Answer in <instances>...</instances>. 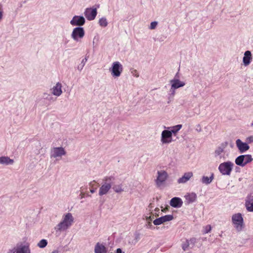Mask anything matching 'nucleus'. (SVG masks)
Wrapping results in <instances>:
<instances>
[{"label": "nucleus", "mask_w": 253, "mask_h": 253, "mask_svg": "<svg viewBox=\"0 0 253 253\" xmlns=\"http://www.w3.org/2000/svg\"><path fill=\"white\" fill-rule=\"evenodd\" d=\"M253 159H235V163L237 165L241 167L251 162Z\"/></svg>", "instance_id": "23"}, {"label": "nucleus", "mask_w": 253, "mask_h": 253, "mask_svg": "<svg viewBox=\"0 0 253 253\" xmlns=\"http://www.w3.org/2000/svg\"><path fill=\"white\" fill-rule=\"evenodd\" d=\"M147 222H148V223L147 224V227H148L149 228H151V227L152 226L151 222L150 221H147Z\"/></svg>", "instance_id": "41"}, {"label": "nucleus", "mask_w": 253, "mask_h": 253, "mask_svg": "<svg viewBox=\"0 0 253 253\" xmlns=\"http://www.w3.org/2000/svg\"><path fill=\"white\" fill-rule=\"evenodd\" d=\"M90 191L91 193H94L95 192V189H90Z\"/></svg>", "instance_id": "44"}, {"label": "nucleus", "mask_w": 253, "mask_h": 253, "mask_svg": "<svg viewBox=\"0 0 253 253\" xmlns=\"http://www.w3.org/2000/svg\"><path fill=\"white\" fill-rule=\"evenodd\" d=\"M181 125H177L176 126H173L172 127V129L169 131L171 132V133L175 134L181 128Z\"/></svg>", "instance_id": "27"}, {"label": "nucleus", "mask_w": 253, "mask_h": 253, "mask_svg": "<svg viewBox=\"0 0 253 253\" xmlns=\"http://www.w3.org/2000/svg\"><path fill=\"white\" fill-rule=\"evenodd\" d=\"M84 34L85 32L83 28L77 27L73 29L71 37L75 41L78 42L84 37Z\"/></svg>", "instance_id": "7"}, {"label": "nucleus", "mask_w": 253, "mask_h": 253, "mask_svg": "<svg viewBox=\"0 0 253 253\" xmlns=\"http://www.w3.org/2000/svg\"><path fill=\"white\" fill-rule=\"evenodd\" d=\"M154 219V217L152 216H146V220L147 221H151Z\"/></svg>", "instance_id": "40"}, {"label": "nucleus", "mask_w": 253, "mask_h": 253, "mask_svg": "<svg viewBox=\"0 0 253 253\" xmlns=\"http://www.w3.org/2000/svg\"><path fill=\"white\" fill-rule=\"evenodd\" d=\"M95 253H106V248L104 246L99 243L95 245L94 249Z\"/></svg>", "instance_id": "22"}, {"label": "nucleus", "mask_w": 253, "mask_h": 253, "mask_svg": "<svg viewBox=\"0 0 253 253\" xmlns=\"http://www.w3.org/2000/svg\"><path fill=\"white\" fill-rule=\"evenodd\" d=\"M115 179V177L113 176H105L103 178L102 181L103 183L100 187L99 191V195L100 196L105 195L108 192L111 188Z\"/></svg>", "instance_id": "2"}, {"label": "nucleus", "mask_w": 253, "mask_h": 253, "mask_svg": "<svg viewBox=\"0 0 253 253\" xmlns=\"http://www.w3.org/2000/svg\"><path fill=\"white\" fill-rule=\"evenodd\" d=\"M131 74L132 75L135 77H139V74L137 72V71L135 69H133L131 71Z\"/></svg>", "instance_id": "36"}, {"label": "nucleus", "mask_w": 253, "mask_h": 253, "mask_svg": "<svg viewBox=\"0 0 253 253\" xmlns=\"http://www.w3.org/2000/svg\"><path fill=\"white\" fill-rule=\"evenodd\" d=\"M232 221L234 227L238 232H240L244 228V219L241 213L234 214L232 216Z\"/></svg>", "instance_id": "3"}, {"label": "nucleus", "mask_w": 253, "mask_h": 253, "mask_svg": "<svg viewBox=\"0 0 253 253\" xmlns=\"http://www.w3.org/2000/svg\"><path fill=\"white\" fill-rule=\"evenodd\" d=\"M84 194L83 193H81V198H83L84 197Z\"/></svg>", "instance_id": "46"}, {"label": "nucleus", "mask_w": 253, "mask_h": 253, "mask_svg": "<svg viewBox=\"0 0 253 253\" xmlns=\"http://www.w3.org/2000/svg\"><path fill=\"white\" fill-rule=\"evenodd\" d=\"M85 19L83 16H75L70 21V24L73 26H81L84 24Z\"/></svg>", "instance_id": "11"}, {"label": "nucleus", "mask_w": 253, "mask_h": 253, "mask_svg": "<svg viewBox=\"0 0 253 253\" xmlns=\"http://www.w3.org/2000/svg\"><path fill=\"white\" fill-rule=\"evenodd\" d=\"M252 59V55L250 51L247 50L244 53L243 63L245 66L249 65Z\"/></svg>", "instance_id": "18"}, {"label": "nucleus", "mask_w": 253, "mask_h": 253, "mask_svg": "<svg viewBox=\"0 0 253 253\" xmlns=\"http://www.w3.org/2000/svg\"><path fill=\"white\" fill-rule=\"evenodd\" d=\"M61 84L59 83L56 84V85L53 87L52 93L56 96H59L62 93L61 89Z\"/></svg>", "instance_id": "20"}, {"label": "nucleus", "mask_w": 253, "mask_h": 253, "mask_svg": "<svg viewBox=\"0 0 253 253\" xmlns=\"http://www.w3.org/2000/svg\"><path fill=\"white\" fill-rule=\"evenodd\" d=\"M247 209L249 211H253V203L246 204Z\"/></svg>", "instance_id": "32"}, {"label": "nucleus", "mask_w": 253, "mask_h": 253, "mask_svg": "<svg viewBox=\"0 0 253 253\" xmlns=\"http://www.w3.org/2000/svg\"><path fill=\"white\" fill-rule=\"evenodd\" d=\"M246 140L247 143H251L253 142V135H251L247 137Z\"/></svg>", "instance_id": "35"}, {"label": "nucleus", "mask_w": 253, "mask_h": 253, "mask_svg": "<svg viewBox=\"0 0 253 253\" xmlns=\"http://www.w3.org/2000/svg\"><path fill=\"white\" fill-rule=\"evenodd\" d=\"M157 24H158V23L156 21L151 22V24H150V29H152V30L155 29Z\"/></svg>", "instance_id": "34"}, {"label": "nucleus", "mask_w": 253, "mask_h": 253, "mask_svg": "<svg viewBox=\"0 0 253 253\" xmlns=\"http://www.w3.org/2000/svg\"><path fill=\"white\" fill-rule=\"evenodd\" d=\"M0 158L3 159V158H8L7 157H0Z\"/></svg>", "instance_id": "48"}, {"label": "nucleus", "mask_w": 253, "mask_h": 253, "mask_svg": "<svg viewBox=\"0 0 253 253\" xmlns=\"http://www.w3.org/2000/svg\"><path fill=\"white\" fill-rule=\"evenodd\" d=\"M16 253H31V251L28 245L19 243L17 244Z\"/></svg>", "instance_id": "14"}, {"label": "nucleus", "mask_w": 253, "mask_h": 253, "mask_svg": "<svg viewBox=\"0 0 253 253\" xmlns=\"http://www.w3.org/2000/svg\"><path fill=\"white\" fill-rule=\"evenodd\" d=\"M13 159H0V164L9 165L13 164Z\"/></svg>", "instance_id": "25"}, {"label": "nucleus", "mask_w": 253, "mask_h": 253, "mask_svg": "<svg viewBox=\"0 0 253 253\" xmlns=\"http://www.w3.org/2000/svg\"><path fill=\"white\" fill-rule=\"evenodd\" d=\"M74 218L71 213L64 214L62 220L56 225L54 229L56 232L64 231L69 229L73 224Z\"/></svg>", "instance_id": "1"}, {"label": "nucleus", "mask_w": 253, "mask_h": 253, "mask_svg": "<svg viewBox=\"0 0 253 253\" xmlns=\"http://www.w3.org/2000/svg\"><path fill=\"white\" fill-rule=\"evenodd\" d=\"M193 176V174L192 172H187L185 173L183 175L178 179L177 183L179 184L180 183H185L188 181H189L191 177Z\"/></svg>", "instance_id": "17"}, {"label": "nucleus", "mask_w": 253, "mask_h": 253, "mask_svg": "<svg viewBox=\"0 0 253 253\" xmlns=\"http://www.w3.org/2000/svg\"><path fill=\"white\" fill-rule=\"evenodd\" d=\"M245 157H247V158H251V155H240L238 156L236 158H245Z\"/></svg>", "instance_id": "39"}, {"label": "nucleus", "mask_w": 253, "mask_h": 253, "mask_svg": "<svg viewBox=\"0 0 253 253\" xmlns=\"http://www.w3.org/2000/svg\"><path fill=\"white\" fill-rule=\"evenodd\" d=\"M169 204L173 208H179L182 207L183 201L181 198L175 197L170 200Z\"/></svg>", "instance_id": "15"}, {"label": "nucleus", "mask_w": 253, "mask_h": 253, "mask_svg": "<svg viewBox=\"0 0 253 253\" xmlns=\"http://www.w3.org/2000/svg\"><path fill=\"white\" fill-rule=\"evenodd\" d=\"M59 253V252H58V250H54V251H53L52 252V253Z\"/></svg>", "instance_id": "45"}, {"label": "nucleus", "mask_w": 253, "mask_h": 253, "mask_svg": "<svg viewBox=\"0 0 253 253\" xmlns=\"http://www.w3.org/2000/svg\"><path fill=\"white\" fill-rule=\"evenodd\" d=\"M47 244V241L45 239H42L38 244V246L41 248H43L46 246Z\"/></svg>", "instance_id": "29"}, {"label": "nucleus", "mask_w": 253, "mask_h": 253, "mask_svg": "<svg viewBox=\"0 0 253 253\" xmlns=\"http://www.w3.org/2000/svg\"><path fill=\"white\" fill-rule=\"evenodd\" d=\"M112 188L115 192L118 193H120L124 191V189L122 188V185H114Z\"/></svg>", "instance_id": "26"}, {"label": "nucleus", "mask_w": 253, "mask_h": 253, "mask_svg": "<svg viewBox=\"0 0 253 253\" xmlns=\"http://www.w3.org/2000/svg\"><path fill=\"white\" fill-rule=\"evenodd\" d=\"M170 83H171V89H175L179 87L183 86L185 85V83L184 82H181L177 79L171 80Z\"/></svg>", "instance_id": "19"}, {"label": "nucleus", "mask_w": 253, "mask_h": 253, "mask_svg": "<svg viewBox=\"0 0 253 253\" xmlns=\"http://www.w3.org/2000/svg\"><path fill=\"white\" fill-rule=\"evenodd\" d=\"M228 143L225 142L221 144V145L215 150V153L217 155H219L223 152L224 149L227 147Z\"/></svg>", "instance_id": "24"}, {"label": "nucleus", "mask_w": 253, "mask_h": 253, "mask_svg": "<svg viewBox=\"0 0 253 253\" xmlns=\"http://www.w3.org/2000/svg\"><path fill=\"white\" fill-rule=\"evenodd\" d=\"M182 248L184 251H188L190 249L189 244L187 240L185 242L183 243L182 245Z\"/></svg>", "instance_id": "31"}, {"label": "nucleus", "mask_w": 253, "mask_h": 253, "mask_svg": "<svg viewBox=\"0 0 253 253\" xmlns=\"http://www.w3.org/2000/svg\"><path fill=\"white\" fill-rule=\"evenodd\" d=\"M99 24L102 27H106L108 25L107 19L105 18L102 17L99 20Z\"/></svg>", "instance_id": "28"}, {"label": "nucleus", "mask_w": 253, "mask_h": 253, "mask_svg": "<svg viewBox=\"0 0 253 253\" xmlns=\"http://www.w3.org/2000/svg\"><path fill=\"white\" fill-rule=\"evenodd\" d=\"M233 165V164L230 162H224L219 165L218 169L222 174L229 175Z\"/></svg>", "instance_id": "4"}, {"label": "nucleus", "mask_w": 253, "mask_h": 253, "mask_svg": "<svg viewBox=\"0 0 253 253\" xmlns=\"http://www.w3.org/2000/svg\"><path fill=\"white\" fill-rule=\"evenodd\" d=\"M66 152L62 147H56L52 150V155L54 157H60L65 155Z\"/></svg>", "instance_id": "16"}, {"label": "nucleus", "mask_w": 253, "mask_h": 253, "mask_svg": "<svg viewBox=\"0 0 253 253\" xmlns=\"http://www.w3.org/2000/svg\"><path fill=\"white\" fill-rule=\"evenodd\" d=\"M213 178L214 175L213 173H212L210 177L203 176L201 179V181L203 184L208 185L212 182Z\"/></svg>", "instance_id": "21"}, {"label": "nucleus", "mask_w": 253, "mask_h": 253, "mask_svg": "<svg viewBox=\"0 0 253 253\" xmlns=\"http://www.w3.org/2000/svg\"><path fill=\"white\" fill-rule=\"evenodd\" d=\"M189 244L190 249H192L196 243V239L195 238H191L189 240H187Z\"/></svg>", "instance_id": "30"}, {"label": "nucleus", "mask_w": 253, "mask_h": 253, "mask_svg": "<svg viewBox=\"0 0 253 253\" xmlns=\"http://www.w3.org/2000/svg\"><path fill=\"white\" fill-rule=\"evenodd\" d=\"M161 141L163 143H169L172 141V133L169 130H165L162 133Z\"/></svg>", "instance_id": "10"}, {"label": "nucleus", "mask_w": 253, "mask_h": 253, "mask_svg": "<svg viewBox=\"0 0 253 253\" xmlns=\"http://www.w3.org/2000/svg\"><path fill=\"white\" fill-rule=\"evenodd\" d=\"M173 219L172 215L168 214L165 216H161L158 218L155 219L153 221V223L155 225H159L162 223H164L167 221H169Z\"/></svg>", "instance_id": "8"}, {"label": "nucleus", "mask_w": 253, "mask_h": 253, "mask_svg": "<svg viewBox=\"0 0 253 253\" xmlns=\"http://www.w3.org/2000/svg\"><path fill=\"white\" fill-rule=\"evenodd\" d=\"M185 203L188 205L191 203L195 202L197 200V196L196 193L194 192L187 193L185 196Z\"/></svg>", "instance_id": "13"}, {"label": "nucleus", "mask_w": 253, "mask_h": 253, "mask_svg": "<svg viewBox=\"0 0 253 253\" xmlns=\"http://www.w3.org/2000/svg\"><path fill=\"white\" fill-rule=\"evenodd\" d=\"M253 203V195H250L247 197L246 204Z\"/></svg>", "instance_id": "33"}, {"label": "nucleus", "mask_w": 253, "mask_h": 253, "mask_svg": "<svg viewBox=\"0 0 253 253\" xmlns=\"http://www.w3.org/2000/svg\"><path fill=\"white\" fill-rule=\"evenodd\" d=\"M157 174L158 176L155 182L157 186L160 187L164 184L168 177V174L165 170H159Z\"/></svg>", "instance_id": "5"}, {"label": "nucleus", "mask_w": 253, "mask_h": 253, "mask_svg": "<svg viewBox=\"0 0 253 253\" xmlns=\"http://www.w3.org/2000/svg\"><path fill=\"white\" fill-rule=\"evenodd\" d=\"M236 146L241 153H244L250 148V146L248 145L247 143L242 142L240 139H238L236 141Z\"/></svg>", "instance_id": "12"}, {"label": "nucleus", "mask_w": 253, "mask_h": 253, "mask_svg": "<svg viewBox=\"0 0 253 253\" xmlns=\"http://www.w3.org/2000/svg\"><path fill=\"white\" fill-rule=\"evenodd\" d=\"M137 238H138V235L136 237V239H137ZM137 241V240H136L135 242V243H136Z\"/></svg>", "instance_id": "47"}, {"label": "nucleus", "mask_w": 253, "mask_h": 253, "mask_svg": "<svg viewBox=\"0 0 253 253\" xmlns=\"http://www.w3.org/2000/svg\"><path fill=\"white\" fill-rule=\"evenodd\" d=\"M97 15V9L96 8H87L84 11V15L88 20H93Z\"/></svg>", "instance_id": "9"}, {"label": "nucleus", "mask_w": 253, "mask_h": 253, "mask_svg": "<svg viewBox=\"0 0 253 253\" xmlns=\"http://www.w3.org/2000/svg\"><path fill=\"white\" fill-rule=\"evenodd\" d=\"M123 68L122 65L118 61L113 63L112 67L110 70L111 74L113 77H119L123 72Z\"/></svg>", "instance_id": "6"}, {"label": "nucleus", "mask_w": 253, "mask_h": 253, "mask_svg": "<svg viewBox=\"0 0 253 253\" xmlns=\"http://www.w3.org/2000/svg\"><path fill=\"white\" fill-rule=\"evenodd\" d=\"M16 252H17V246H16V247H15L12 249L9 250L8 253H16Z\"/></svg>", "instance_id": "38"}, {"label": "nucleus", "mask_w": 253, "mask_h": 253, "mask_svg": "<svg viewBox=\"0 0 253 253\" xmlns=\"http://www.w3.org/2000/svg\"><path fill=\"white\" fill-rule=\"evenodd\" d=\"M116 253H122V250L120 248L117 249L116 251Z\"/></svg>", "instance_id": "42"}, {"label": "nucleus", "mask_w": 253, "mask_h": 253, "mask_svg": "<svg viewBox=\"0 0 253 253\" xmlns=\"http://www.w3.org/2000/svg\"><path fill=\"white\" fill-rule=\"evenodd\" d=\"M205 233H208L211 230V226L210 225H207L205 228Z\"/></svg>", "instance_id": "37"}, {"label": "nucleus", "mask_w": 253, "mask_h": 253, "mask_svg": "<svg viewBox=\"0 0 253 253\" xmlns=\"http://www.w3.org/2000/svg\"><path fill=\"white\" fill-rule=\"evenodd\" d=\"M95 183V180H93L92 181H91V182H90L89 183V185L91 186H93L94 184Z\"/></svg>", "instance_id": "43"}]
</instances>
